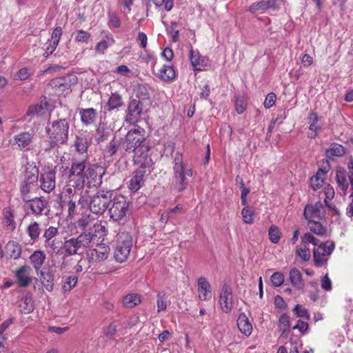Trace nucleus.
<instances>
[{
    "label": "nucleus",
    "mask_w": 353,
    "mask_h": 353,
    "mask_svg": "<svg viewBox=\"0 0 353 353\" xmlns=\"http://www.w3.org/2000/svg\"><path fill=\"white\" fill-rule=\"evenodd\" d=\"M279 328L281 334H288L290 329V316L286 314H283L279 319Z\"/></svg>",
    "instance_id": "obj_39"
},
{
    "label": "nucleus",
    "mask_w": 353,
    "mask_h": 353,
    "mask_svg": "<svg viewBox=\"0 0 353 353\" xmlns=\"http://www.w3.org/2000/svg\"><path fill=\"white\" fill-rule=\"evenodd\" d=\"M198 292L201 301H209L212 298V288L205 277H200L197 281Z\"/></svg>",
    "instance_id": "obj_23"
},
{
    "label": "nucleus",
    "mask_w": 353,
    "mask_h": 353,
    "mask_svg": "<svg viewBox=\"0 0 353 353\" xmlns=\"http://www.w3.org/2000/svg\"><path fill=\"white\" fill-rule=\"evenodd\" d=\"M235 108L238 114H242L245 110V105L243 100L236 99L235 102Z\"/></svg>",
    "instance_id": "obj_64"
},
{
    "label": "nucleus",
    "mask_w": 353,
    "mask_h": 353,
    "mask_svg": "<svg viewBox=\"0 0 353 353\" xmlns=\"http://www.w3.org/2000/svg\"><path fill=\"white\" fill-rule=\"evenodd\" d=\"M237 326L239 331L249 336L252 332V325L245 313H241L237 319Z\"/></svg>",
    "instance_id": "obj_26"
},
{
    "label": "nucleus",
    "mask_w": 353,
    "mask_h": 353,
    "mask_svg": "<svg viewBox=\"0 0 353 353\" xmlns=\"http://www.w3.org/2000/svg\"><path fill=\"white\" fill-rule=\"evenodd\" d=\"M167 296L164 291L159 292L157 295V312L165 311L167 309Z\"/></svg>",
    "instance_id": "obj_43"
},
{
    "label": "nucleus",
    "mask_w": 353,
    "mask_h": 353,
    "mask_svg": "<svg viewBox=\"0 0 353 353\" xmlns=\"http://www.w3.org/2000/svg\"><path fill=\"white\" fill-rule=\"evenodd\" d=\"M106 222L100 221L90 230V243H103L107 234Z\"/></svg>",
    "instance_id": "obj_20"
},
{
    "label": "nucleus",
    "mask_w": 353,
    "mask_h": 353,
    "mask_svg": "<svg viewBox=\"0 0 353 353\" xmlns=\"http://www.w3.org/2000/svg\"><path fill=\"white\" fill-rule=\"evenodd\" d=\"M25 202V209L30 210L31 214L38 216L41 215L43 210L47 208L48 202L44 197H35L23 200Z\"/></svg>",
    "instance_id": "obj_10"
},
{
    "label": "nucleus",
    "mask_w": 353,
    "mask_h": 353,
    "mask_svg": "<svg viewBox=\"0 0 353 353\" xmlns=\"http://www.w3.org/2000/svg\"><path fill=\"white\" fill-rule=\"evenodd\" d=\"M270 279L274 286L279 287L283 284L284 276L280 272H275L272 275Z\"/></svg>",
    "instance_id": "obj_53"
},
{
    "label": "nucleus",
    "mask_w": 353,
    "mask_h": 353,
    "mask_svg": "<svg viewBox=\"0 0 353 353\" xmlns=\"http://www.w3.org/2000/svg\"><path fill=\"white\" fill-rule=\"evenodd\" d=\"M325 172L322 170L317 172L315 176H313L310 179V185L314 190L319 189L323 184V178Z\"/></svg>",
    "instance_id": "obj_42"
},
{
    "label": "nucleus",
    "mask_w": 353,
    "mask_h": 353,
    "mask_svg": "<svg viewBox=\"0 0 353 353\" xmlns=\"http://www.w3.org/2000/svg\"><path fill=\"white\" fill-rule=\"evenodd\" d=\"M27 232L31 240H37L41 234L40 225L36 221L32 222L28 227Z\"/></svg>",
    "instance_id": "obj_40"
},
{
    "label": "nucleus",
    "mask_w": 353,
    "mask_h": 353,
    "mask_svg": "<svg viewBox=\"0 0 353 353\" xmlns=\"http://www.w3.org/2000/svg\"><path fill=\"white\" fill-rule=\"evenodd\" d=\"M97 248L91 250L90 262L91 261H101L107 259L109 248L105 244H97Z\"/></svg>",
    "instance_id": "obj_25"
},
{
    "label": "nucleus",
    "mask_w": 353,
    "mask_h": 353,
    "mask_svg": "<svg viewBox=\"0 0 353 353\" xmlns=\"http://www.w3.org/2000/svg\"><path fill=\"white\" fill-rule=\"evenodd\" d=\"M69 123L65 119L54 121L51 127L47 129L51 146L64 143L68 136Z\"/></svg>",
    "instance_id": "obj_4"
},
{
    "label": "nucleus",
    "mask_w": 353,
    "mask_h": 353,
    "mask_svg": "<svg viewBox=\"0 0 353 353\" xmlns=\"http://www.w3.org/2000/svg\"><path fill=\"white\" fill-rule=\"evenodd\" d=\"M308 327L309 325L306 321L299 320L292 329H297L301 334H305L307 332Z\"/></svg>",
    "instance_id": "obj_57"
},
{
    "label": "nucleus",
    "mask_w": 353,
    "mask_h": 353,
    "mask_svg": "<svg viewBox=\"0 0 353 353\" xmlns=\"http://www.w3.org/2000/svg\"><path fill=\"white\" fill-rule=\"evenodd\" d=\"M172 185L179 192L184 191L188 185V178L192 176L190 165L183 163L182 157L178 154L174 159Z\"/></svg>",
    "instance_id": "obj_2"
},
{
    "label": "nucleus",
    "mask_w": 353,
    "mask_h": 353,
    "mask_svg": "<svg viewBox=\"0 0 353 353\" xmlns=\"http://www.w3.org/2000/svg\"><path fill=\"white\" fill-rule=\"evenodd\" d=\"M34 172H26L25 179L22 181L20 187V192L22 199H28L30 197V193L37 187V183L39 179V170L36 168L33 169Z\"/></svg>",
    "instance_id": "obj_9"
},
{
    "label": "nucleus",
    "mask_w": 353,
    "mask_h": 353,
    "mask_svg": "<svg viewBox=\"0 0 353 353\" xmlns=\"http://www.w3.org/2000/svg\"><path fill=\"white\" fill-rule=\"evenodd\" d=\"M140 167L137 169L132 174V178L130 180V183L128 185L129 189L132 192L138 191L142 185L144 184V176L146 174H150L153 168L151 166V170L149 171L148 168L145 166H142L141 165H139Z\"/></svg>",
    "instance_id": "obj_12"
},
{
    "label": "nucleus",
    "mask_w": 353,
    "mask_h": 353,
    "mask_svg": "<svg viewBox=\"0 0 353 353\" xmlns=\"http://www.w3.org/2000/svg\"><path fill=\"white\" fill-rule=\"evenodd\" d=\"M33 134L29 132H21L10 139V144L17 149H23L29 146L33 139Z\"/></svg>",
    "instance_id": "obj_18"
},
{
    "label": "nucleus",
    "mask_w": 353,
    "mask_h": 353,
    "mask_svg": "<svg viewBox=\"0 0 353 353\" xmlns=\"http://www.w3.org/2000/svg\"><path fill=\"white\" fill-rule=\"evenodd\" d=\"M110 192L103 190L97 192L90 201V211L97 215L102 214L110 203Z\"/></svg>",
    "instance_id": "obj_7"
},
{
    "label": "nucleus",
    "mask_w": 353,
    "mask_h": 353,
    "mask_svg": "<svg viewBox=\"0 0 353 353\" xmlns=\"http://www.w3.org/2000/svg\"><path fill=\"white\" fill-rule=\"evenodd\" d=\"M30 267L23 265L16 271L15 277L21 287H27L31 283L32 278L30 276Z\"/></svg>",
    "instance_id": "obj_24"
},
{
    "label": "nucleus",
    "mask_w": 353,
    "mask_h": 353,
    "mask_svg": "<svg viewBox=\"0 0 353 353\" xmlns=\"http://www.w3.org/2000/svg\"><path fill=\"white\" fill-rule=\"evenodd\" d=\"M321 288L325 291H330L332 289V281L327 274L323 276L321 279Z\"/></svg>",
    "instance_id": "obj_59"
},
{
    "label": "nucleus",
    "mask_w": 353,
    "mask_h": 353,
    "mask_svg": "<svg viewBox=\"0 0 353 353\" xmlns=\"http://www.w3.org/2000/svg\"><path fill=\"white\" fill-rule=\"evenodd\" d=\"M78 79L75 74H69L52 79L50 85L58 94H68L71 92V87L77 83Z\"/></svg>",
    "instance_id": "obj_6"
},
{
    "label": "nucleus",
    "mask_w": 353,
    "mask_h": 353,
    "mask_svg": "<svg viewBox=\"0 0 353 353\" xmlns=\"http://www.w3.org/2000/svg\"><path fill=\"white\" fill-rule=\"evenodd\" d=\"M345 154V148L343 145L335 143L331 144L330 147L325 152L326 157L329 159L333 158L334 157H342Z\"/></svg>",
    "instance_id": "obj_33"
},
{
    "label": "nucleus",
    "mask_w": 353,
    "mask_h": 353,
    "mask_svg": "<svg viewBox=\"0 0 353 353\" xmlns=\"http://www.w3.org/2000/svg\"><path fill=\"white\" fill-rule=\"evenodd\" d=\"M86 17L84 14H79L78 19L75 21V28L74 31L72 34V37H74L75 41L79 43H87L88 41V33L87 31L83 30L81 28L82 23L85 22Z\"/></svg>",
    "instance_id": "obj_21"
},
{
    "label": "nucleus",
    "mask_w": 353,
    "mask_h": 353,
    "mask_svg": "<svg viewBox=\"0 0 353 353\" xmlns=\"http://www.w3.org/2000/svg\"><path fill=\"white\" fill-rule=\"evenodd\" d=\"M57 46L58 45L54 43L52 41L48 39L43 47V49L44 50V52L43 54V57H45L46 58L48 57L56 50Z\"/></svg>",
    "instance_id": "obj_50"
},
{
    "label": "nucleus",
    "mask_w": 353,
    "mask_h": 353,
    "mask_svg": "<svg viewBox=\"0 0 353 353\" xmlns=\"http://www.w3.org/2000/svg\"><path fill=\"white\" fill-rule=\"evenodd\" d=\"M321 220H316L314 221H308V226L310 230L314 234L324 236L327 234V231L326 228L323 226V225L320 222Z\"/></svg>",
    "instance_id": "obj_35"
},
{
    "label": "nucleus",
    "mask_w": 353,
    "mask_h": 353,
    "mask_svg": "<svg viewBox=\"0 0 353 353\" xmlns=\"http://www.w3.org/2000/svg\"><path fill=\"white\" fill-rule=\"evenodd\" d=\"M31 263L33 265L37 274L46 260V254L41 251H35L30 257Z\"/></svg>",
    "instance_id": "obj_31"
},
{
    "label": "nucleus",
    "mask_w": 353,
    "mask_h": 353,
    "mask_svg": "<svg viewBox=\"0 0 353 353\" xmlns=\"http://www.w3.org/2000/svg\"><path fill=\"white\" fill-rule=\"evenodd\" d=\"M145 140V131L139 127L128 132L123 147L128 152H134V161L136 164L145 166L150 171L153 163L148 154L149 146Z\"/></svg>",
    "instance_id": "obj_1"
},
{
    "label": "nucleus",
    "mask_w": 353,
    "mask_h": 353,
    "mask_svg": "<svg viewBox=\"0 0 353 353\" xmlns=\"http://www.w3.org/2000/svg\"><path fill=\"white\" fill-rule=\"evenodd\" d=\"M323 194L325 195L324 202L327 204L328 201H330L334 198V190L330 185H326L324 188Z\"/></svg>",
    "instance_id": "obj_56"
},
{
    "label": "nucleus",
    "mask_w": 353,
    "mask_h": 353,
    "mask_svg": "<svg viewBox=\"0 0 353 353\" xmlns=\"http://www.w3.org/2000/svg\"><path fill=\"white\" fill-rule=\"evenodd\" d=\"M137 41L139 43V46L141 48H145L148 44V37L147 35L143 32H139L137 38Z\"/></svg>",
    "instance_id": "obj_61"
},
{
    "label": "nucleus",
    "mask_w": 353,
    "mask_h": 353,
    "mask_svg": "<svg viewBox=\"0 0 353 353\" xmlns=\"http://www.w3.org/2000/svg\"><path fill=\"white\" fill-rule=\"evenodd\" d=\"M40 188L46 192H52L56 186V172L54 170H44L39 178Z\"/></svg>",
    "instance_id": "obj_15"
},
{
    "label": "nucleus",
    "mask_w": 353,
    "mask_h": 353,
    "mask_svg": "<svg viewBox=\"0 0 353 353\" xmlns=\"http://www.w3.org/2000/svg\"><path fill=\"white\" fill-rule=\"evenodd\" d=\"M62 35V29L60 26L56 27L52 33L51 39H50L54 43L59 44Z\"/></svg>",
    "instance_id": "obj_54"
},
{
    "label": "nucleus",
    "mask_w": 353,
    "mask_h": 353,
    "mask_svg": "<svg viewBox=\"0 0 353 353\" xmlns=\"http://www.w3.org/2000/svg\"><path fill=\"white\" fill-rule=\"evenodd\" d=\"M293 312H294L296 317H301L305 319V320L310 319V316L307 310L301 305H296L293 309Z\"/></svg>",
    "instance_id": "obj_48"
},
{
    "label": "nucleus",
    "mask_w": 353,
    "mask_h": 353,
    "mask_svg": "<svg viewBox=\"0 0 353 353\" xmlns=\"http://www.w3.org/2000/svg\"><path fill=\"white\" fill-rule=\"evenodd\" d=\"M219 302L223 312L228 314L231 312L233 305L232 290L227 283H224L221 288Z\"/></svg>",
    "instance_id": "obj_11"
},
{
    "label": "nucleus",
    "mask_w": 353,
    "mask_h": 353,
    "mask_svg": "<svg viewBox=\"0 0 353 353\" xmlns=\"http://www.w3.org/2000/svg\"><path fill=\"white\" fill-rule=\"evenodd\" d=\"M189 58L194 70H205L210 67V61L207 57L201 56L197 50L191 48Z\"/></svg>",
    "instance_id": "obj_16"
},
{
    "label": "nucleus",
    "mask_w": 353,
    "mask_h": 353,
    "mask_svg": "<svg viewBox=\"0 0 353 353\" xmlns=\"http://www.w3.org/2000/svg\"><path fill=\"white\" fill-rule=\"evenodd\" d=\"M58 234V228L53 226H50L44 231L43 239L45 242H48L54 237Z\"/></svg>",
    "instance_id": "obj_51"
},
{
    "label": "nucleus",
    "mask_w": 353,
    "mask_h": 353,
    "mask_svg": "<svg viewBox=\"0 0 353 353\" xmlns=\"http://www.w3.org/2000/svg\"><path fill=\"white\" fill-rule=\"evenodd\" d=\"M241 203L243 205H245L247 204V196L250 192V189L245 187L244 183L241 181Z\"/></svg>",
    "instance_id": "obj_62"
},
{
    "label": "nucleus",
    "mask_w": 353,
    "mask_h": 353,
    "mask_svg": "<svg viewBox=\"0 0 353 353\" xmlns=\"http://www.w3.org/2000/svg\"><path fill=\"white\" fill-rule=\"evenodd\" d=\"M325 206L321 201L308 204L305 207L304 216L307 221L321 220L324 216Z\"/></svg>",
    "instance_id": "obj_13"
},
{
    "label": "nucleus",
    "mask_w": 353,
    "mask_h": 353,
    "mask_svg": "<svg viewBox=\"0 0 353 353\" xmlns=\"http://www.w3.org/2000/svg\"><path fill=\"white\" fill-rule=\"evenodd\" d=\"M114 42V40L111 34H108L105 38L99 42L96 46V50L99 52L103 53V52L109 47L111 46Z\"/></svg>",
    "instance_id": "obj_41"
},
{
    "label": "nucleus",
    "mask_w": 353,
    "mask_h": 353,
    "mask_svg": "<svg viewBox=\"0 0 353 353\" xmlns=\"http://www.w3.org/2000/svg\"><path fill=\"white\" fill-rule=\"evenodd\" d=\"M268 234L272 243H278L280 240L281 232L279 228L275 225H272L270 228Z\"/></svg>",
    "instance_id": "obj_49"
},
{
    "label": "nucleus",
    "mask_w": 353,
    "mask_h": 353,
    "mask_svg": "<svg viewBox=\"0 0 353 353\" xmlns=\"http://www.w3.org/2000/svg\"><path fill=\"white\" fill-rule=\"evenodd\" d=\"M18 307L20 312L23 314H30L34 309L31 299L27 296H24L21 298Z\"/></svg>",
    "instance_id": "obj_38"
},
{
    "label": "nucleus",
    "mask_w": 353,
    "mask_h": 353,
    "mask_svg": "<svg viewBox=\"0 0 353 353\" xmlns=\"http://www.w3.org/2000/svg\"><path fill=\"white\" fill-rule=\"evenodd\" d=\"M309 129L311 131L309 137L311 139H314L317 135V132L320 129V125L319 124V117L316 113L311 112L309 114L308 117Z\"/></svg>",
    "instance_id": "obj_29"
},
{
    "label": "nucleus",
    "mask_w": 353,
    "mask_h": 353,
    "mask_svg": "<svg viewBox=\"0 0 353 353\" xmlns=\"http://www.w3.org/2000/svg\"><path fill=\"white\" fill-rule=\"evenodd\" d=\"M110 216L115 221L125 218L129 213V201L126 197L118 194L111 201V207L109 209Z\"/></svg>",
    "instance_id": "obj_5"
},
{
    "label": "nucleus",
    "mask_w": 353,
    "mask_h": 353,
    "mask_svg": "<svg viewBox=\"0 0 353 353\" xmlns=\"http://www.w3.org/2000/svg\"><path fill=\"white\" fill-rule=\"evenodd\" d=\"M140 303V296L135 293L128 294L123 299V304L126 307H133Z\"/></svg>",
    "instance_id": "obj_37"
},
{
    "label": "nucleus",
    "mask_w": 353,
    "mask_h": 353,
    "mask_svg": "<svg viewBox=\"0 0 353 353\" xmlns=\"http://www.w3.org/2000/svg\"><path fill=\"white\" fill-rule=\"evenodd\" d=\"M77 282V278L76 276H70L64 284L63 289L65 290H70L72 288L75 286Z\"/></svg>",
    "instance_id": "obj_63"
},
{
    "label": "nucleus",
    "mask_w": 353,
    "mask_h": 353,
    "mask_svg": "<svg viewBox=\"0 0 353 353\" xmlns=\"http://www.w3.org/2000/svg\"><path fill=\"white\" fill-rule=\"evenodd\" d=\"M283 4L282 0H261L253 3L250 6V12L256 13L257 12L263 13L269 9L276 10Z\"/></svg>",
    "instance_id": "obj_17"
},
{
    "label": "nucleus",
    "mask_w": 353,
    "mask_h": 353,
    "mask_svg": "<svg viewBox=\"0 0 353 353\" xmlns=\"http://www.w3.org/2000/svg\"><path fill=\"white\" fill-rule=\"evenodd\" d=\"M348 168L350 170V175H347L344 172L339 171L336 173V181L339 188L343 192L344 195L349 194V197L352 199L351 202L346 208V214L349 217L353 216V160L351 159L348 163Z\"/></svg>",
    "instance_id": "obj_3"
},
{
    "label": "nucleus",
    "mask_w": 353,
    "mask_h": 353,
    "mask_svg": "<svg viewBox=\"0 0 353 353\" xmlns=\"http://www.w3.org/2000/svg\"><path fill=\"white\" fill-rule=\"evenodd\" d=\"M85 161L73 163L69 173V177L71 181H74L75 188L82 189L85 185L86 172H85Z\"/></svg>",
    "instance_id": "obj_8"
},
{
    "label": "nucleus",
    "mask_w": 353,
    "mask_h": 353,
    "mask_svg": "<svg viewBox=\"0 0 353 353\" xmlns=\"http://www.w3.org/2000/svg\"><path fill=\"white\" fill-rule=\"evenodd\" d=\"M152 1L156 7L164 6V9L167 11L171 10L173 7L172 0H152Z\"/></svg>",
    "instance_id": "obj_52"
},
{
    "label": "nucleus",
    "mask_w": 353,
    "mask_h": 353,
    "mask_svg": "<svg viewBox=\"0 0 353 353\" xmlns=\"http://www.w3.org/2000/svg\"><path fill=\"white\" fill-rule=\"evenodd\" d=\"M38 275H39L40 279L46 289L48 291L52 290L54 276L52 273L46 268H44L39 270Z\"/></svg>",
    "instance_id": "obj_30"
},
{
    "label": "nucleus",
    "mask_w": 353,
    "mask_h": 353,
    "mask_svg": "<svg viewBox=\"0 0 353 353\" xmlns=\"http://www.w3.org/2000/svg\"><path fill=\"white\" fill-rule=\"evenodd\" d=\"M108 25L110 28H119L121 26L120 19L114 13L110 14Z\"/></svg>",
    "instance_id": "obj_58"
},
{
    "label": "nucleus",
    "mask_w": 353,
    "mask_h": 353,
    "mask_svg": "<svg viewBox=\"0 0 353 353\" xmlns=\"http://www.w3.org/2000/svg\"><path fill=\"white\" fill-rule=\"evenodd\" d=\"M141 113L142 103L137 99H132L128 106L125 121L130 123H135L139 121Z\"/></svg>",
    "instance_id": "obj_19"
},
{
    "label": "nucleus",
    "mask_w": 353,
    "mask_h": 353,
    "mask_svg": "<svg viewBox=\"0 0 353 353\" xmlns=\"http://www.w3.org/2000/svg\"><path fill=\"white\" fill-rule=\"evenodd\" d=\"M123 100L121 95L117 93H113L110 95L106 104V108L109 111L117 109L122 106Z\"/></svg>",
    "instance_id": "obj_34"
},
{
    "label": "nucleus",
    "mask_w": 353,
    "mask_h": 353,
    "mask_svg": "<svg viewBox=\"0 0 353 353\" xmlns=\"http://www.w3.org/2000/svg\"><path fill=\"white\" fill-rule=\"evenodd\" d=\"M157 76L162 81H168L175 78L176 72L173 67L163 65L157 73Z\"/></svg>",
    "instance_id": "obj_32"
},
{
    "label": "nucleus",
    "mask_w": 353,
    "mask_h": 353,
    "mask_svg": "<svg viewBox=\"0 0 353 353\" xmlns=\"http://www.w3.org/2000/svg\"><path fill=\"white\" fill-rule=\"evenodd\" d=\"M118 240L120 243H132L133 239L129 232H122L118 234Z\"/></svg>",
    "instance_id": "obj_60"
},
{
    "label": "nucleus",
    "mask_w": 353,
    "mask_h": 353,
    "mask_svg": "<svg viewBox=\"0 0 353 353\" xmlns=\"http://www.w3.org/2000/svg\"><path fill=\"white\" fill-rule=\"evenodd\" d=\"M3 224L9 230H13L15 228V222L14 216L10 209H6L4 213Z\"/></svg>",
    "instance_id": "obj_45"
},
{
    "label": "nucleus",
    "mask_w": 353,
    "mask_h": 353,
    "mask_svg": "<svg viewBox=\"0 0 353 353\" xmlns=\"http://www.w3.org/2000/svg\"><path fill=\"white\" fill-rule=\"evenodd\" d=\"M276 99V96L274 93H273V92L269 93L266 96L265 99L263 102L264 107L267 109L272 107L274 105V104L275 103Z\"/></svg>",
    "instance_id": "obj_55"
},
{
    "label": "nucleus",
    "mask_w": 353,
    "mask_h": 353,
    "mask_svg": "<svg viewBox=\"0 0 353 353\" xmlns=\"http://www.w3.org/2000/svg\"><path fill=\"white\" fill-rule=\"evenodd\" d=\"M243 221L247 224H252L254 222V211L248 206L245 207L241 212Z\"/></svg>",
    "instance_id": "obj_46"
},
{
    "label": "nucleus",
    "mask_w": 353,
    "mask_h": 353,
    "mask_svg": "<svg viewBox=\"0 0 353 353\" xmlns=\"http://www.w3.org/2000/svg\"><path fill=\"white\" fill-rule=\"evenodd\" d=\"M295 252L296 256L299 257L300 259L304 262L308 261L310 259V251L305 244H300L299 245H297L296 247Z\"/></svg>",
    "instance_id": "obj_36"
},
{
    "label": "nucleus",
    "mask_w": 353,
    "mask_h": 353,
    "mask_svg": "<svg viewBox=\"0 0 353 353\" xmlns=\"http://www.w3.org/2000/svg\"><path fill=\"white\" fill-rule=\"evenodd\" d=\"M105 172L104 168L101 165H92L90 166V187H98L102 183V176Z\"/></svg>",
    "instance_id": "obj_22"
},
{
    "label": "nucleus",
    "mask_w": 353,
    "mask_h": 353,
    "mask_svg": "<svg viewBox=\"0 0 353 353\" xmlns=\"http://www.w3.org/2000/svg\"><path fill=\"white\" fill-rule=\"evenodd\" d=\"M290 281L292 286L298 290H301L304 287V283L302 279V274L297 268H292L289 273Z\"/></svg>",
    "instance_id": "obj_28"
},
{
    "label": "nucleus",
    "mask_w": 353,
    "mask_h": 353,
    "mask_svg": "<svg viewBox=\"0 0 353 353\" xmlns=\"http://www.w3.org/2000/svg\"><path fill=\"white\" fill-rule=\"evenodd\" d=\"M76 150L79 153H85L87 152L88 145L87 139L77 137L74 142Z\"/></svg>",
    "instance_id": "obj_47"
},
{
    "label": "nucleus",
    "mask_w": 353,
    "mask_h": 353,
    "mask_svg": "<svg viewBox=\"0 0 353 353\" xmlns=\"http://www.w3.org/2000/svg\"><path fill=\"white\" fill-rule=\"evenodd\" d=\"M131 246L129 244H117L114 250V259L119 263L125 261L129 256Z\"/></svg>",
    "instance_id": "obj_27"
},
{
    "label": "nucleus",
    "mask_w": 353,
    "mask_h": 353,
    "mask_svg": "<svg viewBox=\"0 0 353 353\" xmlns=\"http://www.w3.org/2000/svg\"><path fill=\"white\" fill-rule=\"evenodd\" d=\"M44 113V108L42 104L30 105L27 110L26 115L34 117L36 115H42Z\"/></svg>",
    "instance_id": "obj_44"
},
{
    "label": "nucleus",
    "mask_w": 353,
    "mask_h": 353,
    "mask_svg": "<svg viewBox=\"0 0 353 353\" xmlns=\"http://www.w3.org/2000/svg\"><path fill=\"white\" fill-rule=\"evenodd\" d=\"M326 245L327 244H314V261L317 266L323 265L327 261L325 257L331 254L334 249L335 244H330L329 246H326Z\"/></svg>",
    "instance_id": "obj_14"
}]
</instances>
